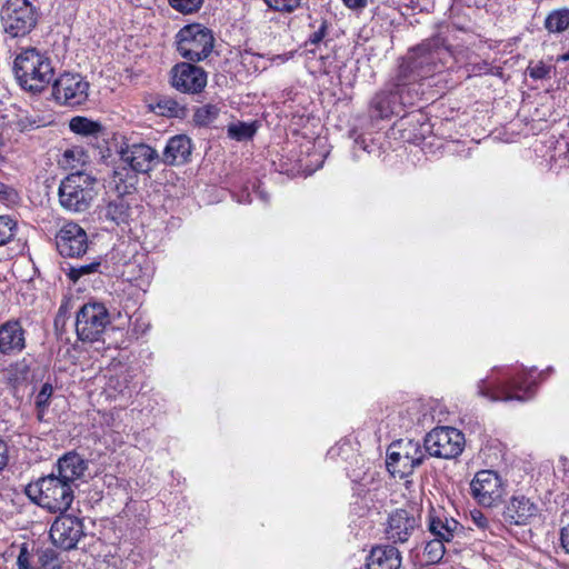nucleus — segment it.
<instances>
[{
	"label": "nucleus",
	"mask_w": 569,
	"mask_h": 569,
	"mask_svg": "<svg viewBox=\"0 0 569 569\" xmlns=\"http://www.w3.org/2000/svg\"><path fill=\"white\" fill-rule=\"evenodd\" d=\"M43 569H61L53 550H46L39 556Z\"/></svg>",
	"instance_id": "40"
},
{
	"label": "nucleus",
	"mask_w": 569,
	"mask_h": 569,
	"mask_svg": "<svg viewBox=\"0 0 569 569\" xmlns=\"http://www.w3.org/2000/svg\"><path fill=\"white\" fill-rule=\"evenodd\" d=\"M446 542L433 538L425 547V557L428 562L436 563L440 561L446 552Z\"/></svg>",
	"instance_id": "34"
},
{
	"label": "nucleus",
	"mask_w": 569,
	"mask_h": 569,
	"mask_svg": "<svg viewBox=\"0 0 569 569\" xmlns=\"http://www.w3.org/2000/svg\"><path fill=\"white\" fill-rule=\"evenodd\" d=\"M203 0H169L170 6L182 13H192L201 7Z\"/></svg>",
	"instance_id": "38"
},
{
	"label": "nucleus",
	"mask_w": 569,
	"mask_h": 569,
	"mask_svg": "<svg viewBox=\"0 0 569 569\" xmlns=\"http://www.w3.org/2000/svg\"><path fill=\"white\" fill-rule=\"evenodd\" d=\"M355 148H359V149H362V150H365V151H366V150L368 149V146H367V143H366L365 138H362V137H357V138L355 139Z\"/></svg>",
	"instance_id": "49"
},
{
	"label": "nucleus",
	"mask_w": 569,
	"mask_h": 569,
	"mask_svg": "<svg viewBox=\"0 0 569 569\" xmlns=\"http://www.w3.org/2000/svg\"><path fill=\"white\" fill-rule=\"evenodd\" d=\"M39 18L40 10L30 0H6L0 10L3 31L11 38L29 34Z\"/></svg>",
	"instance_id": "5"
},
{
	"label": "nucleus",
	"mask_w": 569,
	"mask_h": 569,
	"mask_svg": "<svg viewBox=\"0 0 569 569\" xmlns=\"http://www.w3.org/2000/svg\"><path fill=\"white\" fill-rule=\"evenodd\" d=\"M101 263L99 260H94L87 264H76L69 268L67 276L73 282H77L80 278L89 276L91 273L99 272Z\"/></svg>",
	"instance_id": "32"
},
{
	"label": "nucleus",
	"mask_w": 569,
	"mask_h": 569,
	"mask_svg": "<svg viewBox=\"0 0 569 569\" xmlns=\"http://www.w3.org/2000/svg\"><path fill=\"white\" fill-rule=\"evenodd\" d=\"M131 210V203L128 198L119 194L107 202V204L101 209V214L104 220L116 226H120L129 221Z\"/></svg>",
	"instance_id": "25"
},
{
	"label": "nucleus",
	"mask_w": 569,
	"mask_h": 569,
	"mask_svg": "<svg viewBox=\"0 0 569 569\" xmlns=\"http://www.w3.org/2000/svg\"><path fill=\"white\" fill-rule=\"evenodd\" d=\"M24 347V330L19 321H7L0 326V353L14 355Z\"/></svg>",
	"instance_id": "23"
},
{
	"label": "nucleus",
	"mask_w": 569,
	"mask_h": 569,
	"mask_svg": "<svg viewBox=\"0 0 569 569\" xmlns=\"http://www.w3.org/2000/svg\"><path fill=\"white\" fill-rule=\"evenodd\" d=\"M543 27L550 33H561L569 28V8L555 9L548 13Z\"/></svg>",
	"instance_id": "26"
},
{
	"label": "nucleus",
	"mask_w": 569,
	"mask_h": 569,
	"mask_svg": "<svg viewBox=\"0 0 569 569\" xmlns=\"http://www.w3.org/2000/svg\"><path fill=\"white\" fill-rule=\"evenodd\" d=\"M13 70L22 89L32 93L42 92L52 81V61L36 48L22 50L14 59Z\"/></svg>",
	"instance_id": "2"
},
{
	"label": "nucleus",
	"mask_w": 569,
	"mask_h": 569,
	"mask_svg": "<svg viewBox=\"0 0 569 569\" xmlns=\"http://www.w3.org/2000/svg\"><path fill=\"white\" fill-rule=\"evenodd\" d=\"M452 54L445 39L437 36L408 50L396 72V83L409 88L421 87V81L441 73Z\"/></svg>",
	"instance_id": "1"
},
{
	"label": "nucleus",
	"mask_w": 569,
	"mask_h": 569,
	"mask_svg": "<svg viewBox=\"0 0 569 569\" xmlns=\"http://www.w3.org/2000/svg\"><path fill=\"white\" fill-rule=\"evenodd\" d=\"M34 124H36V121L29 117L21 118L17 122V126L20 131H28V130L32 129L34 127Z\"/></svg>",
	"instance_id": "46"
},
{
	"label": "nucleus",
	"mask_w": 569,
	"mask_h": 569,
	"mask_svg": "<svg viewBox=\"0 0 569 569\" xmlns=\"http://www.w3.org/2000/svg\"><path fill=\"white\" fill-rule=\"evenodd\" d=\"M473 498L485 507L497 505L503 495L499 475L493 470H480L470 483Z\"/></svg>",
	"instance_id": "15"
},
{
	"label": "nucleus",
	"mask_w": 569,
	"mask_h": 569,
	"mask_svg": "<svg viewBox=\"0 0 569 569\" xmlns=\"http://www.w3.org/2000/svg\"><path fill=\"white\" fill-rule=\"evenodd\" d=\"M345 6L351 10H362L367 3L368 0H342Z\"/></svg>",
	"instance_id": "45"
},
{
	"label": "nucleus",
	"mask_w": 569,
	"mask_h": 569,
	"mask_svg": "<svg viewBox=\"0 0 569 569\" xmlns=\"http://www.w3.org/2000/svg\"><path fill=\"white\" fill-rule=\"evenodd\" d=\"M17 223L8 216H0V246L6 244L14 234Z\"/></svg>",
	"instance_id": "35"
},
{
	"label": "nucleus",
	"mask_w": 569,
	"mask_h": 569,
	"mask_svg": "<svg viewBox=\"0 0 569 569\" xmlns=\"http://www.w3.org/2000/svg\"><path fill=\"white\" fill-rule=\"evenodd\" d=\"M400 551L390 545H381L371 549L367 559L368 569H400Z\"/></svg>",
	"instance_id": "24"
},
{
	"label": "nucleus",
	"mask_w": 569,
	"mask_h": 569,
	"mask_svg": "<svg viewBox=\"0 0 569 569\" xmlns=\"http://www.w3.org/2000/svg\"><path fill=\"white\" fill-rule=\"evenodd\" d=\"M18 569H32L31 555L28 552L27 547L23 545L17 558Z\"/></svg>",
	"instance_id": "44"
},
{
	"label": "nucleus",
	"mask_w": 569,
	"mask_h": 569,
	"mask_svg": "<svg viewBox=\"0 0 569 569\" xmlns=\"http://www.w3.org/2000/svg\"><path fill=\"white\" fill-rule=\"evenodd\" d=\"M288 59H289V57H288V56H286V54H283V56L279 54V56L274 57V59H273V60H279L280 62H284V61H287Z\"/></svg>",
	"instance_id": "52"
},
{
	"label": "nucleus",
	"mask_w": 569,
	"mask_h": 569,
	"mask_svg": "<svg viewBox=\"0 0 569 569\" xmlns=\"http://www.w3.org/2000/svg\"><path fill=\"white\" fill-rule=\"evenodd\" d=\"M148 326H138V321L134 323V327H133V330L136 332H140V333H144L146 330H147Z\"/></svg>",
	"instance_id": "51"
},
{
	"label": "nucleus",
	"mask_w": 569,
	"mask_h": 569,
	"mask_svg": "<svg viewBox=\"0 0 569 569\" xmlns=\"http://www.w3.org/2000/svg\"><path fill=\"white\" fill-rule=\"evenodd\" d=\"M560 541L563 550L569 553V525L561 529Z\"/></svg>",
	"instance_id": "48"
},
{
	"label": "nucleus",
	"mask_w": 569,
	"mask_h": 569,
	"mask_svg": "<svg viewBox=\"0 0 569 569\" xmlns=\"http://www.w3.org/2000/svg\"><path fill=\"white\" fill-rule=\"evenodd\" d=\"M132 376L128 370L121 371L118 375L110 376L107 382V390L109 392L113 391L114 393H119L122 396L128 395L131 396V382Z\"/></svg>",
	"instance_id": "28"
},
{
	"label": "nucleus",
	"mask_w": 569,
	"mask_h": 569,
	"mask_svg": "<svg viewBox=\"0 0 569 569\" xmlns=\"http://www.w3.org/2000/svg\"><path fill=\"white\" fill-rule=\"evenodd\" d=\"M477 392L490 401H526L533 396L535 381L529 373L521 371L505 382H496L489 378L482 379L478 383Z\"/></svg>",
	"instance_id": "7"
},
{
	"label": "nucleus",
	"mask_w": 569,
	"mask_h": 569,
	"mask_svg": "<svg viewBox=\"0 0 569 569\" xmlns=\"http://www.w3.org/2000/svg\"><path fill=\"white\" fill-rule=\"evenodd\" d=\"M269 9L279 12H293L299 6L301 0H263Z\"/></svg>",
	"instance_id": "36"
},
{
	"label": "nucleus",
	"mask_w": 569,
	"mask_h": 569,
	"mask_svg": "<svg viewBox=\"0 0 569 569\" xmlns=\"http://www.w3.org/2000/svg\"><path fill=\"white\" fill-rule=\"evenodd\" d=\"M110 315L103 303H84L76 317V332L84 342L100 341L110 325Z\"/></svg>",
	"instance_id": "10"
},
{
	"label": "nucleus",
	"mask_w": 569,
	"mask_h": 569,
	"mask_svg": "<svg viewBox=\"0 0 569 569\" xmlns=\"http://www.w3.org/2000/svg\"><path fill=\"white\" fill-rule=\"evenodd\" d=\"M220 108L218 104H204L196 109L193 113V122L199 127H207L218 118Z\"/></svg>",
	"instance_id": "31"
},
{
	"label": "nucleus",
	"mask_w": 569,
	"mask_h": 569,
	"mask_svg": "<svg viewBox=\"0 0 569 569\" xmlns=\"http://www.w3.org/2000/svg\"><path fill=\"white\" fill-rule=\"evenodd\" d=\"M391 90H381L376 93L370 102V117L376 119H387L391 116H399L405 107L413 106L422 91L418 88H409L396 83V77L392 80Z\"/></svg>",
	"instance_id": "6"
},
{
	"label": "nucleus",
	"mask_w": 569,
	"mask_h": 569,
	"mask_svg": "<svg viewBox=\"0 0 569 569\" xmlns=\"http://www.w3.org/2000/svg\"><path fill=\"white\" fill-rule=\"evenodd\" d=\"M471 521L475 526H477L479 529H488L489 528V518L479 510H473L470 512Z\"/></svg>",
	"instance_id": "42"
},
{
	"label": "nucleus",
	"mask_w": 569,
	"mask_h": 569,
	"mask_svg": "<svg viewBox=\"0 0 569 569\" xmlns=\"http://www.w3.org/2000/svg\"><path fill=\"white\" fill-rule=\"evenodd\" d=\"M406 122L413 123V122H420V114H409L406 117V120H401V126H403Z\"/></svg>",
	"instance_id": "50"
},
{
	"label": "nucleus",
	"mask_w": 569,
	"mask_h": 569,
	"mask_svg": "<svg viewBox=\"0 0 569 569\" xmlns=\"http://www.w3.org/2000/svg\"><path fill=\"white\" fill-rule=\"evenodd\" d=\"M97 179L90 173L77 171L68 174L59 186L61 207L70 212L87 211L97 196Z\"/></svg>",
	"instance_id": "4"
},
{
	"label": "nucleus",
	"mask_w": 569,
	"mask_h": 569,
	"mask_svg": "<svg viewBox=\"0 0 569 569\" xmlns=\"http://www.w3.org/2000/svg\"><path fill=\"white\" fill-rule=\"evenodd\" d=\"M82 537H84L83 523L77 517L62 515L51 525L52 543L63 550L74 549Z\"/></svg>",
	"instance_id": "16"
},
{
	"label": "nucleus",
	"mask_w": 569,
	"mask_h": 569,
	"mask_svg": "<svg viewBox=\"0 0 569 569\" xmlns=\"http://www.w3.org/2000/svg\"><path fill=\"white\" fill-rule=\"evenodd\" d=\"M207 80V72L190 62L176 63L170 70V83L181 93H200L206 88Z\"/></svg>",
	"instance_id": "14"
},
{
	"label": "nucleus",
	"mask_w": 569,
	"mask_h": 569,
	"mask_svg": "<svg viewBox=\"0 0 569 569\" xmlns=\"http://www.w3.org/2000/svg\"><path fill=\"white\" fill-rule=\"evenodd\" d=\"M69 128L72 132L86 137H98L103 130L99 122L79 116L70 120Z\"/></svg>",
	"instance_id": "27"
},
{
	"label": "nucleus",
	"mask_w": 569,
	"mask_h": 569,
	"mask_svg": "<svg viewBox=\"0 0 569 569\" xmlns=\"http://www.w3.org/2000/svg\"><path fill=\"white\" fill-rule=\"evenodd\" d=\"M419 522L413 513L405 509H397L388 517L385 536L395 545L406 543L418 530Z\"/></svg>",
	"instance_id": "18"
},
{
	"label": "nucleus",
	"mask_w": 569,
	"mask_h": 569,
	"mask_svg": "<svg viewBox=\"0 0 569 569\" xmlns=\"http://www.w3.org/2000/svg\"><path fill=\"white\" fill-rule=\"evenodd\" d=\"M423 459L425 452L418 441L399 439L388 447L386 465L392 477L402 479L410 476Z\"/></svg>",
	"instance_id": "9"
},
{
	"label": "nucleus",
	"mask_w": 569,
	"mask_h": 569,
	"mask_svg": "<svg viewBox=\"0 0 569 569\" xmlns=\"http://www.w3.org/2000/svg\"><path fill=\"white\" fill-rule=\"evenodd\" d=\"M539 506L530 498L518 495L512 496L507 503L503 518L510 525L526 526L539 516Z\"/></svg>",
	"instance_id": "20"
},
{
	"label": "nucleus",
	"mask_w": 569,
	"mask_h": 569,
	"mask_svg": "<svg viewBox=\"0 0 569 569\" xmlns=\"http://www.w3.org/2000/svg\"><path fill=\"white\" fill-rule=\"evenodd\" d=\"M87 468V461L79 453L71 451L58 459L51 473L66 481L72 489H76L79 486L78 480L83 477Z\"/></svg>",
	"instance_id": "21"
},
{
	"label": "nucleus",
	"mask_w": 569,
	"mask_h": 569,
	"mask_svg": "<svg viewBox=\"0 0 569 569\" xmlns=\"http://www.w3.org/2000/svg\"><path fill=\"white\" fill-rule=\"evenodd\" d=\"M158 107L163 110V114H168L170 117H183L186 113V108L178 103L172 99H164L158 103Z\"/></svg>",
	"instance_id": "37"
},
{
	"label": "nucleus",
	"mask_w": 569,
	"mask_h": 569,
	"mask_svg": "<svg viewBox=\"0 0 569 569\" xmlns=\"http://www.w3.org/2000/svg\"><path fill=\"white\" fill-rule=\"evenodd\" d=\"M127 178H130V180H132L129 186L130 187H133V182L136 180V176H130V172L127 170V168H122V169H116L113 171V179H114V182L117 184V188L120 189V183L121 182H126L127 181Z\"/></svg>",
	"instance_id": "43"
},
{
	"label": "nucleus",
	"mask_w": 569,
	"mask_h": 569,
	"mask_svg": "<svg viewBox=\"0 0 569 569\" xmlns=\"http://www.w3.org/2000/svg\"><path fill=\"white\" fill-rule=\"evenodd\" d=\"M26 495L38 506L50 512H63L74 499V489L53 473L40 478L26 487Z\"/></svg>",
	"instance_id": "3"
},
{
	"label": "nucleus",
	"mask_w": 569,
	"mask_h": 569,
	"mask_svg": "<svg viewBox=\"0 0 569 569\" xmlns=\"http://www.w3.org/2000/svg\"><path fill=\"white\" fill-rule=\"evenodd\" d=\"M177 51L192 62L207 59L212 52L214 38L207 27L200 23L184 26L176 36Z\"/></svg>",
	"instance_id": "8"
},
{
	"label": "nucleus",
	"mask_w": 569,
	"mask_h": 569,
	"mask_svg": "<svg viewBox=\"0 0 569 569\" xmlns=\"http://www.w3.org/2000/svg\"><path fill=\"white\" fill-rule=\"evenodd\" d=\"M73 153H74V151H73V150H67V151L64 152V157L68 159V158L72 157V156H73Z\"/></svg>",
	"instance_id": "53"
},
{
	"label": "nucleus",
	"mask_w": 569,
	"mask_h": 569,
	"mask_svg": "<svg viewBox=\"0 0 569 569\" xmlns=\"http://www.w3.org/2000/svg\"><path fill=\"white\" fill-rule=\"evenodd\" d=\"M56 246L61 256L80 257L88 250V236L74 222L66 223L56 236Z\"/></svg>",
	"instance_id": "17"
},
{
	"label": "nucleus",
	"mask_w": 569,
	"mask_h": 569,
	"mask_svg": "<svg viewBox=\"0 0 569 569\" xmlns=\"http://www.w3.org/2000/svg\"><path fill=\"white\" fill-rule=\"evenodd\" d=\"M8 463V447L7 443L0 439V471L7 466Z\"/></svg>",
	"instance_id": "47"
},
{
	"label": "nucleus",
	"mask_w": 569,
	"mask_h": 569,
	"mask_svg": "<svg viewBox=\"0 0 569 569\" xmlns=\"http://www.w3.org/2000/svg\"><path fill=\"white\" fill-rule=\"evenodd\" d=\"M119 154L136 174H149L160 163L157 149L144 142H126L121 146Z\"/></svg>",
	"instance_id": "13"
},
{
	"label": "nucleus",
	"mask_w": 569,
	"mask_h": 569,
	"mask_svg": "<svg viewBox=\"0 0 569 569\" xmlns=\"http://www.w3.org/2000/svg\"><path fill=\"white\" fill-rule=\"evenodd\" d=\"M256 133V127L252 123L239 122L228 128V136L237 141L251 139Z\"/></svg>",
	"instance_id": "33"
},
{
	"label": "nucleus",
	"mask_w": 569,
	"mask_h": 569,
	"mask_svg": "<svg viewBox=\"0 0 569 569\" xmlns=\"http://www.w3.org/2000/svg\"><path fill=\"white\" fill-rule=\"evenodd\" d=\"M53 396V386L50 382H44L40 390L38 391L34 405L37 409V418L42 421L43 417L51 403V398Z\"/></svg>",
	"instance_id": "29"
},
{
	"label": "nucleus",
	"mask_w": 569,
	"mask_h": 569,
	"mask_svg": "<svg viewBox=\"0 0 569 569\" xmlns=\"http://www.w3.org/2000/svg\"><path fill=\"white\" fill-rule=\"evenodd\" d=\"M192 152L191 139L186 134L171 137L160 154V163L164 166H181L189 161Z\"/></svg>",
	"instance_id": "22"
},
{
	"label": "nucleus",
	"mask_w": 569,
	"mask_h": 569,
	"mask_svg": "<svg viewBox=\"0 0 569 569\" xmlns=\"http://www.w3.org/2000/svg\"><path fill=\"white\" fill-rule=\"evenodd\" d=\"M327 29H328L327 20L321 19L320 22H319L318 29L315 30L309 36V42L312 43V44H318L319 42H321L323 40L326 33H327Z\"/></svg>",
	"instance_id": "41"
},
{
	"label": "nucleus",
	"mask_w": 569,
	"mask_h": 569,
	"mask_svg": "<svg viewBox=\"0 0 569 569\" xmlns=\"http://www.w3.org/2000/svg\"><path fill=\"white\" fill-rule=\"evenodd\" d=\"M527 72L530 78L535 80H542L546 78H550L551 67L539 61L537 63H530L527 68Z\"/></svg>",
	"instance_id": "39"
},
{
	"label": "nucleus",
	"mask_w": 569,
	"mask_h": 569,
	"mask_svg": "<svg viewBox=\"0 0 569 569\" xmlns=\"http://www.w3.org/2000/svg\"><path fill=\"white\" fill-rule=\"evenodd\" d=\"M89 81L77 72H63L52 83V97L66 107H80L88 101Z\"/></svg>",
	"instance_id": "11"
},
{
	"label": "nucleus",
	"mask_w": 569,
	"mask_h": 569,
	"mask_svg": "<svg viewBox=\"0 0 569 569\" xmlns=\"http://www.w3.org/2000/svg\"><path fill=\"white\" fill-rule=\"evenodd\" d=\"M6 372L8 380L12 385H20L24 382L29 377L30 361L23 358L10 365L9 368H7Z\"/></svg>",
	"instance_id": "30"
},
{
	"label": "nucleus",
	"mask_w": 569,
	"mask_h": 569,
	"mask_svg": "<svg viewBox=\"0 0 569 569\" xmlns=\"http://www.w3.org/2000/svg\"><path fill=\"white\" fill-rule=\"evenodd\" d=\"M462 432L452 427H438L425 437L423 448L431 457L452 459L463 449Z\"/></svg>",
	"instance_id": "12"
},
{
	"label": "nucleus",
	"mask_w": 569,
	"mask_h": 569,
	"mask_svg": "<svg viewBox=\"0 0 569 569\" xmlns=\"http://www.w3.org/2000/svg\"><path fill=\"white\" fill-rule=\"evenodd\" d=\"M427 526L428 531L433 538L446 543L452 542L453 539L460 537L463 531V526L441 508H432L430 510Z\"/></svg>",
	"instance_id": "19"
}]
</instances>
